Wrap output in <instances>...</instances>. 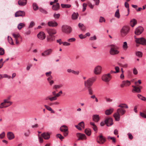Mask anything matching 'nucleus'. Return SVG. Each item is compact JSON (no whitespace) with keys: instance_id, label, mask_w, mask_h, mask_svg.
Instances as JSON below:
<instances>
[{"instance_id":"obj_18","label":"nucleus","mask_w":146,"mask_h":146,"mask_svg":"<svg viewBox=\"0 0 146 146\" xmlns=\"http://www.w3.org/2000/svg\"><path fill=\"white\" fill-rule=\"evenodd\" d=\"M25 15V13L23 11H17L15 14V17L19 16L23 17Z\"/></svg>"},{"instance_id":"obj_35","label":"nucleus","mask_w":146,"mask_h":146,"mask_svg":"<svg viewBox=\"0 0 146 146\" xmlns=\"http://www.w3.org/2000/svg\"><path fill=\"white\" fill-rule=\"evenodd\" d=\"M61 7L62 8H70L71 7V5L70 4H61Z\"/></svg>"},{"instance_id":"obj_36","label":"nucleus","mask_w":146,"mask_h":146,"mask_svg":"<svg viewBox=\"0 0 146 146\" xmlns=\"http://www.w3.org/2000/svg\"><path fill=\"white\" fill-rule=\"evenodd\" d=\"M138 98L143 101H145L146 100V98L140 94H138L137 95Z\"/></svg>"},{"instance_id":"obj_5","label":"nucleus","mask_w":146,"mask_h":146,"mask_svg":"<svg viewBox=\"0 0 146 146\" xmlns=\"http://www.w3.org/2000/svg\"><path fill=\"white\" fill-rule=\"evenodd\" d=\"M62 30L63 32L66 34H69L72 32V29L69 26L64 25L62 26Z\"/></svg>"},{"instance_id":"obj_54","label":"nucleus","mask_w":146,"mask_h":146,"mask_svg":"<svg viewBox=\"0 0 146 146\" xmlns=\"http://www.w3.org/2000/svg\"><path fill=\"white\" fill-rule=\"evenodd\" d=\"M35 23L33 21H31L30 23V25L29 26V28H31L33 27L35 25Z\"/></svg>"},{"instance_id":"obj_57","label":"nucleus","mask_w":146,"mask_h":146,"mask_svg":"<svg viewBox=\"0 0 146 146\" xmlns=\"http://www.w3.org/2000/svg\"><path fill=\"white\" fill-rule=\"evenodd\" d=\"M105 20L104 18L103 17H100V19L99 22H100L102 23L103 22H105Z\"/></svg>"},{"instance_id":"obj_51","label":"nucleus","mask_w":146,"mask_h":146,"mask_svg":"<svg viewBox=\"0 0 146 146\" xmlns=\"http://www.w3.org/2000/svg\"><path fill=\"white\" fill-rule=\"evenodd\" d=\"M60 14L59 13H54L53 15V17L55 19H58L60 17Z\"/></svg>"},{"instance_id":"obj_33","label":"nucleus","mask_w":146,"mask_h":146,"mask_svg":"<svg viewBox=\"0 0 146 146\" xmlns=\"http://www.w3.org/2000/svg\"><path fill=\"white\" fill-rule=\"evenodd\" d=\"M63 86V85L61 84L59 85H55L53 86V88L54 89H56L60 88H62Z\"/></svg>"},{"instance_id":"obj_4","label":"nucleus","mask_w":146,"mask_h":146,"mask_svg":"<svg viewBox=\"0 0 146 146\" xmlns=\"http://www.w3.org/2000/svg\"><path fill=\"white\" fill-rule=\"evenodd\" d=\"M96 78L92 77L90 78L84 82V85L87 88L90 87L93 83L96 81Z\"/></svg>"},{"instance_id":"obj_24","label":"nucleus","mask_w":146,"mask_h":146,"mask_svg":"<svg viewBox=\"0 0 146 146\" xmlns=\"http://www.w3.org/2000/svg\"><path fill=\"white\" fill-rule=\"evenodd\" d=\"M41 136L45 139H48L50 138V135L48 133H44L41 134Z\"/></svg>"},{"instance_id":"obj_25","label":"nucleus","mask_w":146,"mask_h":146,"mask_svg":"<svg viewBox=\"0 0 146 146\" xmlns=\"http://www.w3.org/2000/svg\"><path fill=\"white\" fill-rule=\"evenodd\" d=\"M132 87L133 88V89L132 90V92L135 91L136 92L138 93L141 92V89L135 86H133Z\"/></svg>"},{"instance_id":"obj_46","label":"nucleus","mask_w":146,"mask_h":146,"mask_svg":"<svg viewBox=\"0 0 146 146\" xmlns=\"http://www.w3.org/2000/svg\"><path fill=\"white\" fill-rule=\"evenodd\" d=\"M125 6L127 9V11L128 12V14L127 15L129 14V4L125 2Z\"/></svg>"},{"instance_id":"obj_31","label":"nucleus","mask_w":146,"mask_h":146,"mask_svg":"<svg viewBox=\"0 0 146 146\" xmlns=\"http://www.w3.org/2000/svg\"><path fill=\"white\" fill-rule=\"evenodd\" d=\"M113 108L107 110L105 111V113L106 115H109L111 114L113 112Z\"/></svg>"},{"instance_id":"obj_19","label":"nucleus","mask_w":146,"mask_h":146,"mask_svg":"<svg viewBox=\"0 0 146 146\" xmlns=\"http://www.w3.org/2000/svg\"><path fill=\"white\" fill-rule=\"evenodd\" d=\"M130 82L128 80L123 81L120 85L121 88H123L124 86H128L130 84Z\"/></svg>"},{"instance_id":"obj_32","label":"nucleus","mask_w":146,"mask_h":146,"mask_svg":"<svg viewBox=\"0 0 146 146\" xmlns=\"http://www.w3.org/2000/svg\"><path fill=\"white\" fill-rule=\"evenodd\" d=\"M119 107H120V108H128V106L125 104H119L118 106Z\"/></svg>"},{"instance_id":"obj_10","label":"nucleus","mask_w":146,"mask_h":146,"mask_svg":"<svg viewBox=\"0 0 146 146\" xmlns=\"http://www.w3.org/2000/svg\"><path fill=\"white\" fill-rule=\"evenodd\" d=\"M12 35L15 38V40L16 41V44H19V40H20L21 41H22V38L21 37L18 33L17 34L13 33Z\"/></svg>"},{"instance_id":"obj_21","label":"nucleus","mask_w":146,"mask_h":146,"mask_svg":"<svg viewBox=\"0 0 146 146\" xmlns=\"http://www.w3.org/2000/svg\"><path fill=\"white\" fill-rule=\"evenodd\" d=\"M48 26L51 27H56L58 25L57 23L55 21H50L48 22Z\"/></svg>"},{"instance_id":"obj_14","label":"nucleus","mask_w":146,"mask_h":146,"mask_svg":"<svg viewBox=\"0 0 146 146\" xmlns=\"http://www.w3.org/2000/svg\"><path fill=\"white\" fill-rule=\"evenodd\" d=\"M46 30L49 35L53 36L56 33V30L54 29L47 28Z\"/></svg>"},{"instance_id":"obj_61","label":"nucleus","mask_w":146,"mask_h":146,"mask_svg":"<svg viewBox=\"0 0 146 146\" xmlns=\"http://www.w3.org/2000/svg\"><path fill=\"white\" fill-rule=\"evenodd\" d=\"M88 5L90 7L91 9H93L94 7V5H92L91 3L90 2H88Z\"/></svg>"},{"instance_id":"obj_15","label":"nucleus","mask_w":146,"mask_h":146,"mask_svg":"<svg viewBox=\"0 0 146 146\" xmlns=\"http://www.w3.org/2000/svg\"><path fill=\"white\" fill-rule=\"evenodd\" d=\"M76 136L78 138V140H85L86 139V136L84 134L78 133L76 134Z\"/></svg>"},{"instance_id":"obj_22","label":"nucleus","mask_w":146,"mask_h":146,"mask_svg":"<svg viewBox=\"0 0 146 146\" xmlns=\"http://www.w3.org/2000/svg\"><path fill=\"white\" fill-rule=\"evenodd\" d=\"M47 41L49 42H51L55 40V36H54L49 35L47 37Z\"/></svg>"},{"instance_id":"obj_47","label":"nucleus","mask_w":146,"mask_h":146,"mask_svg":"<svg viewBox=\"0 0 146 146\" xmlns=\"http://www.w3.org/2000/svg\"><path fill=\"white\" fill-rule=\"evenodd\" d=\"M56 137L58 138H59L61 140H62L64 139V137L60 134H58L56 135Z\"/></svg>"},{"instance_id":"obj_62","label":"nucleus","mask_w":146,"mask_h":146,"mask_svg":"<svg viewBox=\"0 0 146 146\" xmlns=\"http://www.w3.org/2000/svg\"><path fill=\"white\" fill-rule=\"evenodd\" d=\"M52 72L51 71H49L48 72H46L45 73V74L46 76H51V74Z\"/></svg>"},{"instance_id":"obj_28","label":"nucleus","mask_w":146,"mask_h":146,"mask_svg":"<svg viewBox=\"0 0 146 146\" xmlns=\"http://www.w3.org/2000/svg\"><path fill=\"white\" fill-rule=\"evenodd\" d=\"M27 3V0H20L18 1L19 5L22 6L25 5Z\"/></svg>"},{"instance_id":"obj_34","label":"nucleus","mask_w":146,"mask_h":146,"mask_svg":"<svg viewBox=\"0 0 146 146\" xmlns=\"http://www.w3.org/2000/svg\"><path fill=\"white\" fill-rule=\"evenodd\" d=\"M114 16L115 17L117 18L118 19L120 18V16L119 13V9H117L116 10Z\"/></svg>"},{"instance_id":"obj_63","label":"nucleus","mask_w":146,"mask_h":146,"mask_svg":"<svg viewBox=\"0 0 146 146\" xmlns=\"http://www.w3.org/2000/svg\"><path fill=\"white\" fill-rule=\"evenodd\" d=\"M5 135V133L4 132H3L1 134H0V138L2 139L3 138Z\"/></svg>"},{"instance_id":"obj_59","label":"nucleus","mask_w":146,"mask_h":146,"mask_svg":"<svg viewBox=\"0 0 146 146\" xmlns=\"http://www.w3.org/2000/svg\"><path fill=\"white\" fill-rule=\"evenodd\" d=\"M57 99V98L55 96L50 97V101L51 102L53 101L54 100H55Z\"/></svg>"},{"instance_id":"obj_48","label":"nucleus","mask_w":146,"mask_h":146,"mask_svg":"<svg viewBox=\"0 0 146 146\" xmlns=\"http://www.w3.org/2000/svg\"><path fill=\"white\" fill-rule=\"evenodd\" d=\"M88 89V92L90 95H92L93 94V91L91 87L87 88Z\"/></svg>"},{"instance_id":"obj_23","label":"nucleus","mask_w":146,"mask_h":146,"mask_svg":"<svg viewBox=\"0 0 146 146\" xmlns=\"http://www.w3.org/2000/svg\"><path fill=\"white\" fill-rule=\"evenodd\" d=\"M92 117L93 120L95 122H98L99 120V116L98 115H94L92 116Z\"/></svg>"},{"instance_id":"obj_9","label":"nucleus","mask_w":146,"mask_h":146,"mask_svg":"<svg viewBox=\"0 0 146 146\" xmlns=\"http://www.w3.org/2000/svg\"><path fill=\"white\" fill-rule=\"evenodd\" d=\"M11 104V103L9 102L8 100H5L4 102L2 103L0 105V108H6L10 106Z\"/></svg>"},{"instance_id":"obj_17","label":"nucleus","mask_w":146,"mask_h":146,"mask_svg":"<svg viewBox=\"0 0 146 146\" xmlns=\"http://www.w3.org/2000/svg\"><path fill=\"white\" fill-rule=\"evenodd\" d=\"M143 31V29L142 27H137L135 32V34L137 35L141 34Z\"/></svg>"},{"instance_id":"obj_7","label":"nucleus","mask_w":146,"mask_h":146,"mask_svg":"<svg viewBox=\"0 0 146 146\" xmlns=\"http://www.w3.org/2000/svg\"><path fill=\"white\" fill-rule=\"evenodd\" d=\"M111 78V76L110 73L103 75L102 77V79L103 81L105 82H109Z\"/></svg>"},{"instance_id":"obj_8","label":"nucleus","mask_w":146,"mask_h":146,"mask_svg":"<svg viewBox=\"0 0 146 146\" xmlns=\"http://www.w3.org/2000/svg\"><path fill=\"white\" fill-rule=\"evenodd\" d=\"M135 41L137 43L146 45V40L143 38H137L135 37Z\"/></svg>"},{"instance_id":"obj_20","label":"nucleus","mask_w":146,"mask_h":146,"mask_svg":"<svg viewBox=\"0 0 146 146\" xmlns=\"http://www.w3.org/2000/svg\"><path fill=\"white\" fill-rule=\"evenodd\" d=\"M38 38L40 40H42L45 39L46 35L43 32H41L38 33L37 35Z\"/></svg>"},{"instance_id":"obj_6","label":"nucleus","mask_w":146,"mask_h":146,"mask_svg":"<svg viewBox=\"0 0 146 146\" xmlns=\"http://www.w3.org/2000/svg\"><path fill=\"white\" fill-rule=\"evenodd\" d=\"M60 131L63 132V135L65 137L67 136L68 134V129L67 126L64 125L61 126L60 129Z\"/></svg>"},{"instance_id":"obj_43","label":"nucleus","mask_w":146,"mask_h":146,"mask_svg":"<svg viewBox=\"0 0 146 146\" xmlns=\"http://www.w3.org/2000/svg\"><path fill=\"white\" fill-rule=\"evenodd\" d=\"M123 49L125 50H126L128 46L127 43L126 42H123Z\"/></svg>"},{"instance_id":"obj_3","label":"nucleus","mask_w":146,"mask_h":146,"mask_svg":"<svg viewBox=\"0 0 146 146\" xmlns=\"http://www.w3.org/2000/svg\"><path fill=\"white\" fill-rule=\"evenodd\" d=\"M130 27L128 26H123L120 30V34L122 36H125L129 32Z\"/></svg>"},{"instance_id":"obj_49","label":"nucleus","mask_w":146,"mask_h":146,"mask_svg":"<svg viewBox=\"0 0 146 146\" xmlns=\"http://www.w3.org/2000/svg\"><path fill=\"white\" fill-rule=\"evenodd\" d=\"M5 53L4 50L2 48H0V55H3Z\"/></svg>"},{"instance_id":"obj_64","label":"nucleus","mask_w":146,"mask_h":146,"mask_svg":"<svg viewBox=\"0 0 146 146\" xmlns=\"http://www.w3.org/2000/svg\"><path fill=\"white\" fill-rule=\"evenodd\" d=\"M86 4L84 3L83 4V9H82V11H84L86 9Z\"/></svg>"},{"instance_id":"obj_11","label":"nucleus","mask_w":146,"mask_h":146,"mask_svg":"<svg viewBox=\"0 0 146 146\" xmlns=\"http://www.w3.org/2000/svg\"><path fill=\"white\" fill-rule=\"evenodd\" d=\"M102 67L101 66L98 65L96 66L94 68V72L95 74H100L102 72Z\"/></svg>"},{"instance_id":"obj_29","label":"nucleus","mask_w":146,"mask_h":146,"mask_svg":"<svg viewBox=\"0 0 146 146\" xmlns=\"http://www.w3.org/2000/svg\"><path fill=\"white\" fill-rule=\"evenodd\" d=\"M137 23V22L136 20L134 19H132L130 21V25L132 27H134V26Z\"/></svg>"},{"instance_id":"obj_42","label":"nucleus","mask_w":146,"mask_h":146,"mask_svg":"<svg viewBox=\"0 0 146 146\" xmlns=\"http://www.w3.org/2000/svg\"><path fill=\"white\" fill-rule=\"evenodd\" d=\"M25 26V24L22 23H20L18 25V28L20 30Z\"/></svg>"},{"instance_id":"obj_53","label":"nucleus","mask_w":146,"mask_h":146,"mask_svg":"<svg viewBox=\"0 0 146 146\" xmlns=\"http://www.w3.org/2000/svg\"><path fill=\"white\" fill-rule=\"evenodd\" d=\"M78 125L80 127H82L83 128H84V123L83 121H82L81 122L79 123L78 124Z\"/></svg>"},{"instance_id":"obj_56","label":"nucleus","mask_w":146,"mask_h":146,"mask_svg":"<svg viewBox=\"0 0 146 146\" xmlns=\"http://www.w3.org/2000/svg\"><path fill=\"white\" fill-rule=\"evenodd\" d=\"M64 46H68L70 45V43L66 42H62Z\"/></svg>"},{"instance_id":"obj_45","label":"nucleus","mask_w":146,"mask_h":146,"mask_svg":"<svg viewBox=\"0 0 146 146\" xmlns=\"http://www.w3.org/2000/svg\"><path fill=\"white\" fill-rule=\"evenodd\" d=\"M39 10L40 12H42V13H43V14H46L47 13V11L46 10L43 9L42 8H40L39 9Z\"/></svg>"},{"instance_id":"obj_12","label":"nucleus","mask_w":146,"mask_h":146,"mask_svg":"<svg viewBox=\"0 0 146 146\" xmlns=\"http://www.w3.org/2000/svg\"><path fill=\"white\" fill-rule=\"evenodd\" d=\"M52 51L53 50L51 48H49L46 50L41 53V55L44 57L50 55L52 53Z\"/></svg>"},{"instance_id":"obj_37","label":"nucleus","mask_w":146,"mask_h":146,"mask_svg":"<svg viewBox=\"0 0 146 146\" xmlns=\"http://www.w3.org/2000/svg\"><path fill=\"white\" fill-rule=\"evenodd\" d=\"M33 9L35 11H36L39 9L38 5L35 3H33Z\"/></svg>"},{"instance_id":"obj_30","label":"nucleus","mask_w":146,"mask_h":146,"mask_svg":"<svg viewBox=\"0 0 146 146\" xmlns=\"http://www.w3.org/2000/svg\"><path fill=\"white\" fill-rule=\"evenodd\" d=\"M67 71L69 73H72L73 74H75L78 75L79 73V71H75L73 70H72L71 69H68L67 70Z\"/></svg>"},{"instance_id":"obj_39","label":"nucleus","mask_w":146,"mask_h":146,"mask_svg":"<svg viewBox=\"0 0 146 146\" xmlns=\"http://www.w3.org/2000/svg\"><path fill=\"white\" fill-rule=\"evenodd\" d=\"M85 133L88 136H90L91 135V132L90 129H86L85 130Z\"/></svg>"},{"instance_id":"obj_38","label":"nucleus","mask_w":146,"mask_h":146,"mask_svg":"<svg viewBox=\"0 0 146 146\" xmlns=\"http://www.w3.org/2000/svg\"><path fill=\"white\" fill-rule=\"evenodd\" d=\"M8 41L9 43L12 45L14 44V43L13 42L12 39L11 37L9 36H8L7 37Z\"/></svg>"},{"instance_id":"obj_50","label":"nucleus","mask_w":146,"mask_h":146,"mask_svg":"<svg viewBox=\"0 0 146 146\" xmlns=\"http://www.w3.org/2000/svg\"><path fill=\"white\" fill-rule=\"evenodd\" d=\"M136 54L138 56L141 57L142 55V53L141 52L138 51L136 52Z\"/></svg>"},{"instance_id":"obj_16","label":"nucleus","mask_w":146,"mask_h":146,"mask_svg":"<svg viewBox=\"0 0 146 146\" xmlns=\"http://www.w3.org/2000/svg\"><path fill=\"white\" fill-rule=\"evenodd\" d=\"M113 120L111 117H109L106 119L105 121V123L108 126H109L112 125L113 124Z\"/></svg>"},{"instance_id":"obj_27","label":"nucleus","mask_w":146,"mask_h":146,"mask_svg":"<svg viewBox=\"0 0 146 146\" xmlns=\"http://www.w3.org/2000/svg\"><path fill=\"white\" fill-rule=\"evenodd\" d=\"M7 137L9 140H11L14 138V135L13 133L11 132H9L7 134Z\"/></svg>"},{"instance_id":"obj_41","label":"nucleus","mask_w":146,"mask_h":146,"mask_svg":"<svg viewBox=\"0 0 146 146\" xmlns=\"http://www.w3.org/2000/svg\"><path fill=\"white\" fill-rule=\"evenodd\" d=\"M78 14L76 13H74L72 15V18L73 19H76L78 18Z\"/></svg>"},{"instance_id":"obj_55","label":"nucleus","mask_w":146,"mask_h":146,"mask_svg":"<svg viewBox=\"0 0 146 146\" xmlns=\"http://www.w3.org/2000/svg\"><path fill=\"white\" fill-rule=\"evenodd\" d=\"M140 115L142 117L146 118V115L144 113L140 112Z\"/></svg>"},{"instance_id":"obj_1","label":"nucleus","mask_w":146,"mask_h":146,"mask_svg":"<svg viewBox=\"0 0 146 146\" xmlns=\"http://www.w3.org/2000/svg\"><path fill=\"white\" fill-rule=\"evenodd\" d=\"M126 111L125 110L121 108H119L117 109V111L113 114V116L115 119V120L118 121L120 120V115H122L125 113Z\"/></svg>"},{"instance_id":"obj_60","label":"nucleus","mask_w":146,"mask_h":146,"mask_svg":"<svg viewBox=\"0 0 146 146\" xmlns=\"http://www.w3.org/2000/svg\"><path fill=\"white\" fill-rule=\"evenodd\" d=\"M79 38L81 39L84 38L86 37V36L85 35H83L81 34L79 35Z\"/></svg>"},{"instance_id":"obj_40","label":"nucleus","mask_w":146,"mask_h":146,"mask_svg":"<svg viewBox=\"0 0 146 146\" xmlns=\"http://www.w3.org/2000/svg\"><path fill=\"white\" fill-rule=\"evenodd\" d=\"M44 106L48 110L50 111L51 113H54V111L53 110H52V108L51 107L46 105H45Z\"/></svg>"},{"instance_id":"obj_58","label":"nucleus","mask_w":146,"mask_h":146,"mask_svg":"<svg viewBox=\"0 0 146 146\" xmlns=\"http://www.w3.org/2000/svg\"><path fill=\"white\" fill-rule=\"evenodd\" d=\"M127 135L128 136L129 138L131 140L133 138V136L131 133H128Z\"/></svg>"},{"instance_id":"obj_2","label":"nucleus","mask_w":146,"mask_h":146,"mask_svg":"<svg viewBox=\"0 0 146 146\" xmlns=\"http://www.w3.org/2000/svg\"><path fill=\"white\" fill-rule=\"evenodd\" d=\"M110 46V53L111 54L115 55L119 53V52L117 50L119 47L116 44H112Z\"/></svg>"},{"instance_id":"obj_44","label":"nucleus","mask_w":146,"mask_h":146,"mask_svg":"<svg viewBox=\"0 0 146 146\" xmlns=\"http://www.w3.org/2000/svg\"><path fill=\"white\" fill-rule=\"evenodd\" d=\"M108 139H111L112 140V141L113 143H115L116 142L115 139L114 137H111L110 136H108Z\"/></svg>"},{"instance_id":"obj_52","label":"nucleus","mask_w":146,"mask_h":146,"mask_svg":"<svg viewBox=\"0 0 146 146\" xmlns=\"http://www.w3.org/2000/svg\"><path fill=\"white\" fill-rule=\"evenodd\" d=\"M76 40V39L74 38H69L67 40V41L69 42H73Z\"/></svg>"},{"instance_id":"obj_13","label":"nucleus","mask_w":146,"mask_h":146,"mask_svg":"<svg viewBox=\"0 0 146 146\" xmlns=\"http://www.w3.org/2000/svg\"><path fill=\"white\" fill-rule=\"evenodd\" d=\"M97 141L98 143L102 144L105 142L106 139L102 135H100L97 137Z\"/></svg>"},{"instance_id":"obj_26","label":"nucleus","mask_w":146,"mask_h":146,"mask_svg":"<svg viewBox=\"0 0 146 146\" xmlns=\"http://www.w3.org/2000/svg\"><path fill=\"white\" fill-rule=\"evenodd\" d=\"M52 9L54 11L58 10L60 8V5L58 3H56L55 5H53L52 6Z\"/></svg>"}]
</instances>
